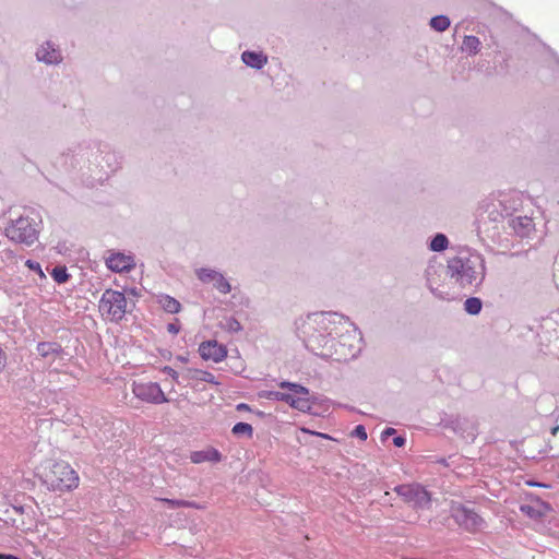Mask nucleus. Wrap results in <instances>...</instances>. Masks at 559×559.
Segmentation results:
<instances>
[{
    "instance_id": "nucleus-18",
    "label": "nucleus",
    "mask_w": 559,
    "mask_h": 559,
    "mask_svg": "<svg viewBox=\"0 0 559 559\" xmlns=\"http://www.w3.org/2000/svg\"><path fill=\"white\" fill-rule=\"evenodd\" d=\"M106 265L112 272H128L134 266V263L131 257L116 252L106 259Z\"/></svg>"
},
{
    "instance_id": "nucleus-29",
    "label": "nucleus",
    "mask_w": 559,
    "mask_h": 559,
    "mask_svg": "<svg viewBox=\"0 0 559 559\" xmlns=\"http://www.w3.org/2000/svg\"><path fill=\"white\" fill-rule=\"evenodd\" d=\"M480 40L478 37L468 35L465 36L462 44V50L475 55L479 51Z\"/></svg>"
},
{
    "instance_id": "nucleus-37",
    "label": "nucleus",
    "mask_w": 559,
    "mask_h": 559,
    "mask_svg": "<svg viewBox=\"0 0 559 559\" xmlns=\"http://www.w3.org/2000/svg\"><path fill=\"white\" fill-rule=\"evenodd\" d=\"M164 502L168 504L170 508H179L187 507L190 503L186 500H177V499H164Z\"/></svg>"
},
{
    "instance_id": "nucleus-27",
    "label": "nucleus",
    "mask_w": 559,
    "mask_h": 559,
    "mask_svg": "<svg viewBox=\"0 0 559 559\" xmlns=\"http://www.w3.org/2000/svg\"><path fill=\"white\" fill-rule=\"evenodd\" d=\"M450 25H451V21H450L449 16L443 15V14L432 16L429 21V26L438 33H442V32L447 31L450 27Z\"/></svg>"
},
{
    "instance_id": "nucleus-43",
    "label": "nucleus",
    "mask_w": 559,
    "mask_h": 559,
    "mask_svg": "<svg viewBox=\"0 0 559 559\" xmlns=\"http://www.w3.org/2000/svg\"><path fill=\"white\" fill-rule=\"evenodd\" d=\"M237 411H251L250 406L246 403H240L236 406Z\"/></svg>"
},
{
    "instance_id": "nucleus-47",
    "label": "nucleus",
    "mask_w": 559,
    "mask_h": 559,
    "mask_svg": "<svg viewBox=\"0 0 559 559\" xmlns=\"http://www.w3.org/2000/svg\"><path fill=\"white\" fill-rule=\"evenodd\" d=\"M180 360L186 361L187 359L185 357H179Z\"/></svg>"
},
{
    "instance_id": "nucleus-13",
    "label": "nucleus",
    "mask_w": 559,
    "mask_h": 559,
    "mask_svg": "<svg viewBox=\"0 0 559 559\" xmlns=\"http://www.w3.org/2000/svg\"><path fill=\"white\" fill-rule=\"evenodd\" d=\"M521 205V201L515 192L501 193L499 199L491 201V207L493 212H497L506 222L508 218L513 217L514 212L518 211Z\"/></svg>"
},
{
    "instance_id": "nucleus-3",
    "label": "nucleus",
    "mask_w": 559,
    "mask_h": 559,
    "mask_svg": "<svg viewBox=\"0 0 559 559\" xmlns=\"http://www.w3.org/2000/svg\"><path fill=\"white\" fill-rule=\"evenodd\" d=\"M278 386L286 392L282 391H262L260 397H264L271 401H281L288 404L290 407L308 414H316L313 412V405L317 403L318 397L314 394H310V390L297 382H290L283 380L278 383Z\"/></svg>"
},
{
    "instance_id": "nucleus-38",
    "label": "nucleus",
    "mask_w": 559,
    "mask_h": 559,
    "mask_svg": "<svg viewBox=\"0 0 559 559\" xmlns=\"http://www.w3.org/2000/svg\"><path fill=\"white\" fill-rule=\"evenodd\" d=\"M180 329H181V325L178 321V319L175 320V322H170L167 324V331L170 333V334H178L180 332Z\"/></svg>"
},
{
    "instance_id": "nucleus-42",
    "label": "nucleus",
    "mask_w": 559,
    "mask_h": 559,
    "mask_svg": "<svg viewBox=\"0 0 559 559\" xmlns=\"http://www.w3.org/2000/svg\"><path fill=\"white\" fill-rule=\"evenodd\" d=\"M0 559H21V558L15 555L0 552Z\"/></svg>"
},
{
    "instance_id": "nucleus-14",
    "label": "nucleus",
    "mask_w": 559,
    "mask_h": 559,
    "mask_svg": "<svg viewBox=\"0 0 559 559\" xmlns=\"http://www.w3.org/2000/svg\"><path fill=\"white\" fill-rule=\"evenodd\" d=\"M197 277L204 284L212 283L213 286L222 294H229L231 292L230 283L225 278V276L213 269L201 267L197 270Z\"/></svg>"
},
{
    "instance_id": "nucleus-2",
    "label": "nucleus",
    "mask_w": 559,
    "mask_h": 559,
    "mask_svg": "<svg viewBox=\"0 0 559 559\" xmlns=\"http://www.w3.org/2000/svg\"><path fill=\"white\" fill-rule=\"evenodd\" d=\"M445 272L461 287L478 285L485 277L483 260L468 250L449 258Z\"/></svg>"
},
{
    "instance_id": "nucleus-8",
    "label": "nucleus",
    "mask_w": 559,
    "mask_h": 559,
    "mask_svg": "<svg viewBox=\"0 0 559 559\" xmlns=\"http://www.w3.org/2000/svg\"><path fill=\"white\" fill-rule=\"evenodd\" d=\"M450 515L454 522L466 531L477 530L484 522L474 507L453 501L450 506Z\"/></svg>"
},
{
    "instance_id": "nucleus-36",
    "label": "nucleus",
    "mask_w": 559,
    "mask_h": 559,
    "mask_svg": "<svg viewBox=\"0 0 559 559\" xmlns=\"http://www.w3.org/2000/svg\"><path fill=\"white\" fill-rule=\"evenodd\" d=\"M352 437H355L359 440L366 441L368 438L366 428L364 425H357L352 431Z\"/></svg>"
},
{
    "instance_id": "nucleus-12",
    "label": "nucleus",
    "mask_w": 559,
    "mask_h": 559,
    "mask_svg": "<svg viewBox=\"0 0 559 559\" xmlns=\"http://www.w3.org/2000/svg\"><path fill=\"white\" fill-rule=\"evenodd\" d=\"M132 392L139 400L146 403L158 405L168 402V399L157 382H133Z\"/></svg>"
},
{
    "instance_id": "nucleus-1",
    "label": "nucleus",
    "mask_w": 559,
    "mask_h": 559,
    "mask_svg": "<svg viewBox=\"0 0 559 559\" xmlns=\"http://www.w3.org/2000/svg\"><path fill=\"white\" fill-rule=\"evenodd\" d=\"M348 324L353 331L358 332L357 326L348 317L335 311H321L308 314L301 333L306 347L314 355L320 357H331L333 354L340 355L336 359H353L360 353V346H348V353L342 349L346 346L345 337L336 341L335 335H340L341 325Z\"/></svg>"
},
{
    "instance_id": "nucleus-39",
    "label": "nucleus",
    "mask_w": 559,
    "mask_h": 559,
    "mask_svg": "<svg viewBox=\"0 0 559 559\" xmlns=\"http://www.w3.org/2000/svg\"><path fill=\"white\" fill-rule=\"evenodd\" d=\"M163 372L169 376L173 380L178 381L179 374L174 368L165 366Z\"/></svg>"
},
{
    "instance_id": "nucleus-30",
    "label": "nucleus",
    "mask_w": 559,
    "mask_h": 559,
    "mask_svg": "<svg viewBox=\"0 0 559 559\" xmlns=\"http://www.w3.org/2000/svg\"><path fill=\"white\" fill-rule=\"evenodd\" d=\"M483 308V301L478 297H468L464 301V310L471 314L476 316L481 311Z\"/></svg>"
},
{
    "instance_id": "nucleus-21",
    "label": "nucleus",
    "mask_w": 559,
    "mask_h": 559,
    "mask_svg": "<svg viewBox=\"0 0 559 559\" xmlns=\"http://www.w3.org/2000/svg\"><path fill=\"white\" fill-rule=\"evenodd\" d=\"M222 453L215 448H209L206 450L194 451L190 455V460L194 464H200L203 462H213L217 463L222 461Z\"/></svg>"
},
{
    "instance_id": "nucleus-10",
    "label": "nucleus",
    "mask_w": 559,
    "mask_h": 559,
    "mask_svg": "<svg viewBox=\"0 0 559 559\" xmlns=\"http://www.w3.org/2000/svg\"><path fill=\"white\" fill-rule=\"evenodd\" d=\"M121 166V157L109 148V146L102 142V150L95 157L92 173L98 171L104 175H109L117 171Z\"/></svg>"
},
{
    "instance_id": "nucleus-20",
    "label": "nucleus",
    "mask_w": 559,
    "mask_h": 559,
    "mask_svg": "<svg viewBox=\"0 0 559 559\" xmlns=\"http://www.w3.org/2000/svg\"><path fill=\"white\" fill-rule=\"evenodd\" d=\"M241 61L249 68L261 70L267 63V56L262 51L245 50Z\"/></svg>"
},
{
    "instance_id": "nucleus-46",
    "label": "nucleus",
    "mask_w": 559,
    "mask_h": 559,
    "mask_svg": "<svg viewBox=\"0 0 559 559\" xmlns=\"http://www.w3.org/2000/svg\"><path fill=\"white\" fill-rule=\"evenodd\" d=\"M320 436L323 437V438H329V436L323 435V433H320Z\"/></svg>"
},
{
    "instance_id": "nucleus-25",
    "label": "nucleus",
    "mask_w": 559,
    "mask_h": 559,
    "mask_svg": "<svg viewBox=\"0 0 559 559\" xmlns=\"http://www.w3.org/2000/svg\"><path fill=\"white\" fill-rule=\"evenodd\" d=\"M449 238L443 233L435 234L428 242V249L432 252H443L449 247Z\"/></svg>"
},
{
    "instance_id": "nucleus-28",
    "label": "nucleus",
    "mask_w": 559,
    "mask_h": 559,
    "mask_svg": "<svg viewBox=\"0 0 559 559\" xmlns=\"http://www.w3.org/2000/svg\"><path fill=\"white\" fill-rule=\"evenodd\" d=\"M231 433L237 438L246 437L251 439L253 436V428L250 424L240 421L234 425Z\"/></svg>"
},
{
    "instance_id": "nucleus-11",
    "label": "nucleus",
    "mask_w": 559,
    "mask_h": 559,
    "mask_svg": "<svg viewBox=\"0 0 559 559\" xmlns=\"http://www.w3.org/2000/svg\"><path fill=\"white\" fill-rule=\"evenodd\" d=\"M440 426L452 430L467 441H474L476 438V428L467 418L445 414L440 420Z\"/></svg>"
},
{
    "instance_id": "nucleus-17",
    "label": "nucleus",
    "mask_w": 559,
    "mask_h": 559,
    "mask_svg": "<svg viewBox=\"0 0 559 559\" xmlns=\"http://www.w3.org/2000/svg\"><path fill=\"white\" fill-rule=\"evenodd\" d=\"M36 59L46 64H59L62 56L59 48L50 40L45 41L37 48Z\"/></svg>"
},
{
    "instance_id": "nucleus-26",
    "label": "nucleus",
    "mask_w": 559,
    "mask_h": 559,
    "mask_svg": "<svg viewBox=\"0 0 559 559\" xmlns=\"http://www.w3.org/2000/svg\"><path fill=\"white\" fill-rule=\"evenodd\" d=\"M158 304L164 311L171 314L178 313L181 310V304L169 295L158 296Z\"/></svg>"
},
{
    "instance_id": "nucleus-48",
    "label": "nucleus",
    "mask_w": 559,
    "mask_h": 559,
    "mask_svg": "<svg viewBox=\"0 0 559 559\" xmlns=\"http://www.w3.org/2000/svg\"><path fill=\"white\" fill-rule=\"evenodd\" d=\"M557 63L559 64V57H555Z\"/></svg>"
},
{
    "instance_id": "nucleus-34",
    "label": "nucleus",
    "mask_w": 559,
    "mask_h": 559,
    "mask_svg": "<svg viewBox=\"0 0 559 559\" xmlns=\"http://www.w3.org/2000/svg\"><path fill=\"white\" fill-rule=\"evenodd\" d=\"M436 273V269H435V265L432 264H429L425 271V276H426V281H427V286L428 288L430 289V292L433 294V295H438L437 294V288L433 287L435 285V280H433V275Z\"/></svg>"
},
{
    "instance_id": "nucleus-9",
    "label": "nucleus",
    "mask_w": 559,
    "mask_h": 559,
    "mask_svg": "<svg viewBox=\"0 0 559 559\" xmlns=\"http://www.w3.org/2000/svg\"><path fill=\"white\" fill-rule=\"evenodd\" d=\"M406 503H413L416 509H426L429 507L430 493L420 484H402L393 488Z\"/></svg>"
},
{
    "instance_id": "nucleus-31",
    "label": "nucleus",
    "mask_w": 559,
    "mask_h": 559,
    "mask_svg": "<svg viewBox=\"0 0 559 559\" xmlns=\"http://www.w3.org/2000/svg\"><path fill=\"white\" fill-rule=\"evenodd\" d=\"M50 275H51L52 280L58 284H64L71 277V275L68 273V269L66 266H61V265L55 266L51 270Z\"/></svg>"
},
{
    "instance_id": "nucleus-24",
    "label": "nucleus",
    "mask_w": 559,
    "mask_h": 559,
    "mask_svg": "<svg viewBox=\"0 0 559 559\" xmlns=\"http://www.w3.org/2000/svg\"><path fill=\"white\" fill-rule=\"evenodd\" d=\"M187 378L190 380L203 381L210 384L219 385L221 383L216 380L215 376L209 371L201 369H187Z\"/></svg>"
},
{
    "instance_id": "nucleus-23",
    "label": "nucleus",
    "mask_w": 559,
    "mask_h": 559,
    "mask_svg": "<svg viewBox=\"0 0 559 559\" xmlns=\"http://www.w3.org/2000/svg\"><path fill=\"white\" fill-rule=\"evenodd\" d=\"M36 349L38 355L44 358L59 356L63 352L62 346L57 342H39Z\"/></svg>"
},
{
    "instance_id": "nucleus-5",
    "label": "nucleus",
    "mask_w": 559,
    "mask_h": 559,
    "mask_svg": "<svg viewBox=\"0 0 559 559\" xmlns=\"http://www.w3.org/2000/svg\"><path fill=\"white\" fill-rule=\"evenodd\" d=\"M40 480L49 491L66 492L78 488L80 478L69 463L60 461L55 462Z\"/></svg>"
},
{
    "instance_id": "nucleus-22",
    "label": "nucleus",
    "mask_w": 559,
    "mask_h": 559,
    "mask_svg": "<svg viewBox=\"0 0 559 559\" xmlns=\"http://www.w3.org/2000/svg\"><path fill=\"white\" fill-rule=\"evenodd\" d=\"M488 203L486 200H483L479 202L477 209H476V218H475V228L477 231V235L483 234L484 231H487V219L489 218L487 214L488 211Z\"/></svg>"
},
{
    "instance_id": "nucleus-16",
    "label": "nucleus",
    "mask_w": 559,
    "mask_h": 559,
    "mask_svg": "<svg viewBox=\"0 0 559 559\" xmlns=\"http://www.w3.org/2000/svg\"><path fill=\"white\" fill-rule=\"evenodd\" d=\"M503 228H510L512 233L521 238L528 237L535 228L533 219L526 215L508 218Z\"/></svg>"
},
{
    "instance_id": "nucleus-6",
    "label": "nucleus",
    "mask_w": 559,
    "mask_h": 559,
    "mask_svg": "<svg viewBox=\"0 0 559 559\" xmlns=\"http://www.w3.org/2000/svg\"><path fill=\"white\" fill-rule=\"evenodd\" d=\"M5 236L15 242L32 246L38 239V229L34 219L20 216L5 227Z\"/></svg>"
},
{
    "instance_id": "nucleus-4",
    "label": "nucleus",
    "mask_w": 559,
    "mask_h": 559,
    "mask_svg": "<svg viewBox=\"0 0 559 559\" xmlns=\"http://www.w3.org/2000/svg\"><path fill=\"white\" fill-rule=\"evenodd\" d=\"M99 150H102V141L96 139L73 142L62 153V162L72 169L92 173L94 160Z\"/></svg>"
},
{
    "instance_id": "nucleus-49",
    "label": "nucleus",
    "mask_w": 559,
    "mask_h": 559,
    "mask_svg": "<svg viewBox=\"0 0 559 559\" xmlns=\"http://www.w3.org/2000/svg\"><path fill=\"white\" fill-rule=\"evenodd\" d=\"M532 485H533V486H539V485H538V484H536V483H533Z\"/></svg>"
},
{
    "instance_id": "nucleus-32",
    "label": "nucleus",
    "mask_w": 559,
    "mask_h": 559,
    "mask_svg": "<svg viewBox=\"0 0 559 559\" xmlns=\"http://www.w3.org/2000/svg\"><path fill=\"white\" fill-rule=\"evenodd\" d=\"M490 15H491V22L492 21L496 22L499 19L506 23L511 19V15L508 12H506L504 10H502V8H500L493 3H491Z\"/></svg>"
},
{
    "instance_id": "nucleus-45",
    "label": "nucleus",
    "mask_w": 559,
    "mask_h": 559,
    "mask_svg": "<svg viewBox=\"0 0 559 559\" xmlns=\"http://www.w3.org/2000/svg\"><path fill=\"white\" fill-rule=\"evenodd\" d=\"M559 429V427H556L552 429V433L555 435L557 432V430Z\"/></svg>"
},
{
    "instance_id": "nucleus-44",
    "label": "nucleus",
    "mask_w": 559,
    "mask_h": 559,
    "mask_svg": "<svg viewBox=\"0 0 559 559\" xmlns=\"http://www.w3.org/2000/svg\"><path fill=\"white\" fill-rule=\"evenodd\" d=\"M14 509L19 513H23V511H24L23 507H19V508L15 507Z\"/></svg>"
},
{
    "instance_id": "nucleus-40",
    "label": "nucleus",
    "mask_w": 559,
    "mask_h": 559,
    "mask_svg": "<svg viewBox=\"0 0 559 559\" xmlns=\"http://www.w3.org/2000/svg\"><path fill=\"white\" fill-rule=\"evenodd\" d=\"M405 443H406V438L404 436H402V435L394 436L393 444L396 448H402L405 445Z\"/></svg>"
},
{
    "instance_id": "nucleus-15",
    "label": "nucleus",
    "mask_w": 559,
    "mask_h": 559,
    "mask_svg": "<svg viewBox=\"0 0 559 559\" xmlns=\"http://www.w3.org/2000/svg\"><path fill=\"white\" fill-rule=\"evenodd\" d=\"M199 354L204 360L223 361L227 356V348L216 340L204 341L199 346Z\"/></svg>"
},
{
    "instance_id": "nucleus-35",
    "label": "nucleus",
    "mask_w": 559,
    "mask_h": 559,
    "mask_svg": "<svg viewBox=\"0 0 559 559\" xmlns=\"http://www.w3.org/2000/svg\"><path fill=\"white\" fill-rule=\"evenodd\" d=\"M25 265L33 272H35L36 274H38L40 277L45 278V273L43 272L41 270V266L39 264V262L35 261V260H26L25 262Z\"/></svg>"
},
{
    "instance_id": "nucleus-19",
    "label": "nucleus",
    "mask_w": 559,
    "mask_h": 559,
    "mask_svg": "<svg viewBox=\"0 0 559 559\" xmlns=\"http://www.w3.org/2000/svg\"><path fill=\"white\" fill-rule=\"evenodd\" d=\"M520 510L523 514L527 515L531 519H539L547 514L550 510V506L540 499H535L530 501L528 503H522L520 506Z\"/></svg>"
},
{
    "instance_id": "nucleus-7",
    "label": "nucleus",
    "mask_w": 559,
    "mask_h": 559,
    "mask_svg": "<svg viewBox=\"0 0 559 559\" xmlns=\"http://www.w3.org/2000/svg\"><path fill=\"white\" fill-rule=\"evenodd\" d=\"M98 307L103 314L118 323L127 313V298L122 292L108 288L103 293Z\"/></svg>"
},
{
    "instance_id": "nucleus-33",
    "label": "nucleus",
    "mask_w": 559,
    "mask_h": 559,
    "mask_svg": "<svg viewBox=\"0 0 559 559\" xmlns=\"http://www.w3.org/2000/svg\"><path fill=\"white\" fill-rule=\"evenodd\" d=\"M223 328L229 333H238L242 331L241 323L234 317H228L224 320Z\"/></svg>"
},
{
    "instance_id": "nucleus-41",
    "label": "nucleus",
    "mask_w": 559,
    "mask_h": 559,
    "mask_svg": "<svg viewBox=\"0 0 559 559\" xmlns=\"http://www.w3.org/2000/svg\"><path fill=\"white\" fill-rule=\"evenodd\" d=\"M396 433V430L392 427H388L385 428L382 432H381V440L384 441L386 440L390 436H395Z\"/></svg>"
}]
</instances>
